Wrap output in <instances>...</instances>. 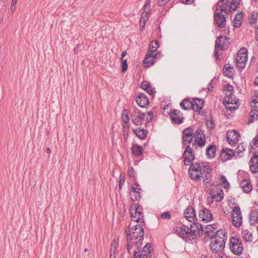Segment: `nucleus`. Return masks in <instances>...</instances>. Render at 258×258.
Listing matches in <instances>:
<instances>
[{"label":"nucleus","instance_id":"nucleus-53","mask_svg":"<svg viewBox=\"0 0 258 258\" xmlns=\"http://www.w3.org/2000/svg\"><path fill=\"white\" fill-rule=\"evenodd\" d=\"M135 171L133 169V168H131L128 170V176L130 177H133V178H135Z\"/></svg>","mask_w":258,"mask_h":258},{"label":"nucleus","instance_id":"nucleus-29","mask_svg":"<svg viewBox=\"0 0 258 258\" xmlns=\"http://www.w3.org/2000/svg\"><path fill=\"white\" fill-rule=\"evenodd\" d=\"M234 68L229 63L225 64L223 68V73L227 77L232 78L234 75Z\"/></svg>","mask_w":258,"mask_h":258},{"label":"nucleus","instance_id":"nucleus-63","mask_svg":"<svg viewBox=\"0 0 258 258\" xmlns=\"http://www.w3.org/2000/svg\"><path fill=\"white\" fill-rule=\"evenodd\" d=\"M255 34H256L255 38H256V40L258 41V26L256 30Z\"/></svg>","mask_w":258,"mask_h":258},{"label":"nucleus","instance_id":"nucleus-47","mask_svg":"<svg viewBox=\"0 0 258 258\" xmlns=\"http://www.w3.org/2000/svg\"><path fill=\"white\" fill-rule=\"evenodd\" d=\"M257 14L255 13H252L249 19V21L251 24H254L256 22L257 20Z\"/></svg>","mask_w":258,"mask_h":258},{"label":"nucleus","instance_id":"nucleus-20","mask_svg":"<svg viewBox=\"0 0 258 258\" xmlns=\"http://www.w3.org/2000/svg\"><path fill=\"white\" fill-rule=\"evenodd\" d=\"M224 197L223 190L221 188H217L216 190L211 189V198L216 202H220Z\"/></svg>","mask_w":258,"mask_h":258},{"label":"nucleus","instance_id":"nucleus-46","mask_svg":"<svg viewBox=\"0 0 258 258\" xmlns=\"http://www.w3.org/2000/svg\"><path fill=\"white\" fill-rule=\"evenodd\" d=\"M118 247V243L114 239H113L111 244L110 252H115L117 247Z\"/></svg>","mask_w":258,"mask_h":258},{"label":"nucleus","instance_id":"nucleus-19","mask_svg":"<svg viewBox=\"0 0 258 258\" xmlns=\"http://www.w3.org/2000/svg\"><path fill=\"white\" fill-rule=\"evenodd\" d=\"M185 218L189 222H194L197 220L196 212L191 206H188L184 212Z\"/></svg>","mask_w":258,"mask_h":258},{"label":"nucleus","instance_id":"nucleus-12","mask_svg":"<svg viewBox=\"0 0 258 258\" xmlns=\"http://www.w3.org/2000/svg\"><path fill=\"white\" fill-rule=\"evenodd\" d=\"M146 115L137 108H135L131 115V118L133 123L136 125H141L144 120Z\"/></svg>","mask_w":258,"mask_h":258},{"label":"nucleus","instance_id":"nucleus-51","mask_svg":"<svg viewBox=\"0 0 258 258\" xmlns=\"http://www.w3.org/2000/svg\"><path fill=\"white\" fill-rule=\"evenodd\" d=\"M160 217L164 219H169L171 218L170 213L166 212L161 214Z\"/></svg>","mask_w":258,"mask_h":258},{"label":"nucleus","instance_id":"nucleus-50","mask_svg":"<svg viewBox=\"0 0 258 258\" xmlns=\"http://www.w3.org/2000/svg\"><path fill=\"white\" fill-rule=\"evenodd\" d=\"M216 151L217 149L216 146L211 145V152L212 153V154H211V159L215 157Z\"/></svg>","mask_w":258,"mask_h":258},{"label":"nucleus","instance_id":"nucleus-28","mask_svg":"<svg viewBox=\"0 0 258 258\" xmlns=\"http://www.w3.org/2000/svg\"><path fill=\"white\" fill-rule=\"evenodd\" d=\"M192 103L193 104L192 109L195 111H200L204 106V100L199 98L192 99Z\"/></svg>","mask_w":258,"mask_h":258},{"label":"nucleus","instance_id":"nucleus-22","mask_svg":"<svg viewBox=\"0 0 258 258\" xmlns=\"http://www.w3.org/2000/svg\"><path fill=\"white\" fill-rule=\"evenodd\" d=\"M131 215L133 222L138 223L141 220V218L143 217V213L140 211L139 207L135 209L131 210Z\"/></svg>","mask_w":258,"mask_h":258},{"label":"nucleus","instance_id":"nucleus-15","mask_svg":"<svg viewBox=\"0 0 258 258\" xmlns=\"http://www.w3.org/2000/svg\"><path fill=\"white\" fill-rule=\"evenodd\" d=\"M218 6L222 7L223 6L227 7L229 9H233L235 11L239 3L237 0H219L218 1Z\"/></svg>","mask_w":258,"mask_h":258},{"label":"nucleus","instance_id":"nucleus-64","mask_svg":"<svg viewBox=\"0 0 258 258\" xmlns=\"http://www.w3.org/2000/svg\"><path fill=\"white\" fill-rule=\"evenodd\" d=\"M254 84H255L256 86H258V77H257L255 79V81H254Z\"/></svg>","mask_w":258,"mask_h":258},{"label":"nucleus","instance_id":"nucleus-41","mask_svg":"<svg viewBox=\"0 0 258 258\" xmlns=\"http://www.w3.org/2000/svg\"><path fill=\"white\" fill-rule=\"evenodd\" d=\"M252 108L255 110L258 109V98L257 97H252V100L250 103Z\"/></svg>","mask_w":258,"mask_h":258},{"label":"nucleus","instance_id":"nucleus-8","mask_svg":"<svg viewBox=\"0 0 258 258\" xmlns=\"http://www.w3.org/2000/svg\"><path fill=\"white\" fill-rule=\"evenodd\" d=\"M203 232L204 229L201 224L194 221L189 228V234L187 238L189 239V241H190L193 240L196 236H200L203 235Z\"/></svg>","mask_w":258,"mask_h":258},{"label":"nucleus","instance_id":"nucleus-59","mask_svg":"<svg viewBox=\"0 0 258 258\" xmlns=\"http://www.w3.org/2000/svg\"><path fill=\"white\" fill-rule=\"evenodd\" d=\"M208 226H209V225H207V226H206V228H205V234H206V236H207L208 237H209V230H208Z\"/></svg>","mask_w":258,"mask_h":258},{"label":"nucleus","instance_id":"nucleus-48","mask_svg":"<svg viewBox=\"0 0 258 258\" xmlns=\"http://www.w3.org/2000/svg\"><path fill=\"white\" fill-rule=\"evenodd\" d=\"M121 65H122V72H125L127 69V60L126 59H121Z\"/></svg>","mask_w":258,"mask_h":258},{"label":"nucleus","instance_id":"nucleus-34","mask_svg":"<svg viewBox=\"0 0 258 258\" xmlns=\"http://www.w3.org/2000/svg\"><path fill=\"white\" fill-rule=\"evenodd\" d=\"M243 19V14L241 13H237L233 20V26L235 28H238L241 24Z\"/></svg>","mask_w":258,"mask_h":258},{"label":"nucleus","instance_id":"nucleus-58","mask_svg":"<svg viewBox=\"0 0 258 258\" xmlns=\"http://www.w3.org/2000/svg\"><path fill=\"white\" fill-rule=\"evenodd\" d=\"M258 115V111L255 110V112H253V114H250V118H254V115L257 116Z\"/></svg>","mask_w":258,"mask_h":258},{"label":"nucleus","instance_id":"nucleus-2","mask_svg":"<svg viewBox=\"0 0 258 258\" xmlns=\"http://www.w3.org/2000/svg\"><path fill=\"white\" fill-rule=\"evenodd\" d=\"M195 131L192 126H189L182 131V145L185 149L182 154L184 159L183 163L185 165H189L191 162L195 159V154L193 149L190 146V143L194 139Z\"/></svg>","mask_w":258,"mask_h":258},{"label":"nucleus","instance_id":"nucleus-60","mask_svg":"<svg viewBox=\"0 0 258 258\" xmlns=\"http://www.w3.org/2000/svg\"><path fill=\"white\" fill-rule=\"evenodd\" d=\"M206 154L208 156V157H210V145H209L206 149Z\"/></svg>","mask_w":258,"mask_h":258},{"label":"nucleus","instance_id":"nucleus-11","mask_svg":"<svg viewBox=\"0 0 258 258\" xmlns=\"http://www.w3.org/2000/svg\"><path fill=\"white\" fill-rule=\"evenodd\" d=\"M205 143L206 139L204 132L202 130L198 128L195 132L194 143L192 146L193 147L195 146V148L197 147H203L205 146Z\"/></svg>","mask_w":258,"mask_h":258},{"label":"nucleus","instance_id":"nucleus-1","mask_svg":"<svg viewBox=\"0 0 258 258\" xmlns=\"http://www.w3.org/2000/svg\"><path fill=\"white\" fill-rule=\"evenodd\" d=\"M212 229L216 230L213 224H211V254L212 258H226L223 252L225 247V239L226 232L225 230H218L215 232Z\"/></svg>","mask_w":258,"mask_h":258},{"label":"nucleus","instance_id":"nucleus-3","mask_svg":"<svg viewBox=\"0 0 258 258\" xmlns=\"http://www.w3.org/2000/svg\"><path fill=\"white\" fill-rule=\"evenodd\" d=\"M127 241V249L131 252L134 245H142L144 239V231L143 227L140 225H133L130 228L128 226L125 230Z\"/></svg>","mask_w":258,"mask_h":258},{"label":"nucleus","instance_id":"nucleus-37","mask_svg":"<svg viewBox=\"0 0 258 258\" xmlns=\"http://www.w3.org/2000/svg\"><path fill=\"white\" fill-rule=\"evenodd\" d=\"M220 184L225 189H229L230 184L226 177L223 175L220 176L219 178Z\"/></svg>","mask_w":258,"mask_h":258},{"label":"nucleus","instance_id":"nucleus-30","mask_svg":"<svg viewBox=\"0 0 258 258\" xmlns=\"http://www.w3.org/2000/svg\"><path fill=\"white\" fill-rule=\"evenodd\" d=\"M209 215V211L205 208H203L199 212V217L200 219H201L202 221L207 223L210 220Z\"/></svg>","mask_w":258,"mask_h":258},{"label":"nucleus","instance_id":"nucleus-52","mask_svg":"<svg viewBox=\"0 0 258 258\" xmlns=\"http://www.w3.org/2000/svg\"><path fill=\"white\" fill-rule=\"evenodd\" d=\"M169 1L170 0H157V4L159 6H163Z\"/></svg>","mask_w":258,"mask_h":258},{"label":"nucleus","instance_id":"nucleus-26","mask_svg":"<svg viewBox=\"0 0 258 258\" xmlns=\"http://www.w3.org/2000/svg\"><path fill=\"white\" fill-rule=\"evenodd\" d=\"M194 160H192L191 162V163L189 165H190V166L189 167L188 173H189L190 177L191 178H192L195 180H197L199 178V175L198 174H196L195 176H192V171H198L199 169L201 170V165H199L198 163H196V164L192 163V162Z\"/></svg>","mask_w":258,"mask_h":258},{"label":"nucleus","instance_id":"nucleus-49","mask_svg":"<svg viewBox=\"0 0 258 258\" xmlns=\"http://www.w3.org/2000/svg\"><path fill=\"white\" fill-rule=\"evenodd\" d=\"M124 180V175H122V174H120L119 176V180L118 181V187L119 189H121L122 185L123 184Z\"/></svg>","mask_w":258,"mask_h":258},{"label":"nucleus","instance_id":"nucleus-57","mask_svg":"<svg viewBox=\"0 0 258 258\" xmlns=\"http://www.w3.org/2000/svg\"><path fill=\"white\" fill-rule=\"evenodd\" d=\"M17 1L18 0H12L11 6V10H12V7L16 5Z\"/></svg>","mask_w":258,"mask_h":258},{"label":"nucleus","instance_id":"nucleus-6","mask_svg":"<svg viewBox=\"0 0 258 258\" xmlns=\"http://www.w3.org/2000/svg\"><path fill=\"white\" fill-rule=\"evenodd\" d=\"M132 249H134V258H153L149 243H147L143 249L142 245H134Z\"/></svg>","mask_w":258,"mask_h":258},{"label":"nucleus","instance_id":"nucleus-36","mask_svg":"<svg viewBox=\"0 0 258 258\" xmlns=\"http://www.w3.org/2000/svg\"><path fill=\"white\" fill-rule=\"evenodd\" d=\"M150 11V10L148 9V11ZM149 15V12H148L147 10H144V12L142 13V16L141 17L140 21L141 26H142V25L143 24V27L144 26V25L146 23V22L147 21V20L148 19Z\"/></svg>","mask_w":258,"mask_h":258},{"label":"nucleus","instance_id":"nucleus-35","mask_svg":"<svg viewBox=\"0 0 258 258\" xmlns=\"http://www.w3.org/2000/svg\"><path fill=\"white\" fill-rule=\"evenodd\" d=\"M134 132L141 139L145 138L147 135V131L140 129L139 127L134 130Z\"/></svg>","mask_w":258,"mask_h":258},{"label":"nucleus","instance_id":"nucleus-18","mask_svg":"<svg viewBox=\"0 0 258 258\" xmlns=\"http://www.w3.org/2000/svg\"><path fill=\"white\" fill-rule=\"evenodd\" d=\"M239 133L234 131H228L227 132V139L228 143L231 145L235 144L238 141Z\"/></svg>","mask_w":258,"mask_h":258},{"label":"nucleus","instance_id":"nucleus-24","mask_svg":"<svg viewBox=\"0 0 258 258\" xmlns=\"http://www.w3.org/2000/svg\"><path fill=\"white\" fill-rule=\"evenodd\" d=\"M156 56V55L152 52H148L144 59V63L146 68L149 67L155 62Z\"/></svg>","mask_w":258,"mask_h":258},{"label":"nucleus","instance_id":"nucleus-5","mask_svg":"<svg viewBox=\"0 0 258 258\" xmlns=\"http://www.w3.org/2000/svg\"><path fill=\"white\" fill-rule=\"evenodd\" d=\"M232 11H233V9H229L225 6L219 7L218 3L216 4L215 7L214 21L218 27L223 28L225 26L228 12Z\"/></svg>","mask_w":258,"mask_h":258},{"label":"nucleus","instance_id":"nucleus-40","mask_svg":"<svg viewBox=\"0 0 258 258\" xmlns=\"http://www.w3.org/2000/svg\"><path fill=\"white\" fill-rule=\"evenodd\" d=\"M159 46V43L157 41H152L150 45L148 52L154 53L157 50Z\"/></svg>","mask_w":258,"mask_h":258},{"label":"nucleus","instance_id":"nucleus-23","mask_svg":"<svg viewBox=\"0 0 258 258\" xmlns=\"http://www.w3.org/2000/svg\"><path fill=\"white\" fill-rule=\"evenodd\" d=\"M136 101L138 105L141 107H145L149 104V99L146 95L140 93L136 97Z\"/></svg>","mask_w":258,"mask_h":258},{"label":"nucleus","instance_id":"nucleus-43","mask_svg":"<svg viewBox=\"0 0 258 258\" xmlns=\"http://www.w3.org/2000/svg\"><path fill=\"white\" fill-rule=\"evenodd\" d=\"M210 169V166L208 163L203 162L201 165V170L204 172H206L207 174H209V170Z\"/></svg>","mask_w":258,"mask_h":258},{"label":"nucleus","instance_id":"nucleus-39","mask_svg":"<svg viewBox=\"0 0 258 258\" xmlns=\"http://www.w3.org/2000/svg\"><path fill=\"white\" fill-rule=\"evenodd\" d=\"M129 119V116L128 115L127 110L126 109H123L122 112V120L125 124V125H124V127H125V125L127 126V127H128Z\"/></svg>","mask_w":258,"mask_h":258},{"label":"nucleus","instance_id":"nucleus-21","mask_svg":"<svg viewBox=\"0 0 258 258\" xmlns=\"http://www.w3.org/2000/svg\"><path fill=\"white\" fill-rule=\"evenodd\" d=\"M234 156H235V153L232 150L225 148L221 151L220 158L222 161H226L230 159Z\"/></svg>","mask_w":258,"mask_h":258},{"label":"nucleus","instance_id":"nucleus-25","mask_svg":"<svg viewBox=\"0 0 258 258\" xmlns=\"http://www.w3.org/2000/svg\"><path fill=\"white\" fill-rule=\"evenodd\" d=\"M249 168L251 172L256 173L258 172V156L254 155L250 159Z\"/></svg>","mask_w":258,"mask_h":258},{"label":"nucleus","instance_id":"nucleus-56","mask_svg":"<svg viewBox=\"0 0 258 258\" xmlns=\"http://www.w3.org/2000/svg\"><path fill=\"white\" fill-rule=\"evenodd\" d=\"M253 143H254V145L256 147H258V138H254L253 139Z\"/></svg>","mask_w":258,"mask_h":258},{"label":"nucleus","instance_id":"nucleus-33","mask_svg":"<svg viewBox=\"0 0 258 258\" xmlns=\"http://www.w3.org/2000/svg\"><path fill=\"white\" fill-rule=\"evenodd\" d=\"M141 87L150 95H153L155 93L154 90L151 88L150 83L147 81H143L141 84Z\"/></svg>","mask_w":258,"mask_h":258},{"label":"nucleus","instance_id":"nucleus-16","mask_svg":"<svg viewBox=\"0 0 258 258\" xmlns=\"http://www.w3.org/2000/svg\"><path fill=\"white\" fill-rule=\"evenodd\" d=\"M170 117L172 122L175 124H181L183 121V114L179 110H173L170 113Z\"/></svg>","mask_w":258,"mask_h":258},{"label":"nucleus","instance_id":"nucleus-61","mask_svg":"<svg viewBox=\"0 0 258 258\" xmlns=\"http://www.w3.org/2000/svg\"><path fill=\"white\" fill-rule=\"evenodd\" d=\"M116 253L115 252H110V258H115Z\"/></svg>","mask_w":258,"mask_h":258},{"label":"nucleus","instance_id":"nucleus-55","mask_svg":"<svg viewBox=\"0 0 258 258\" xmlns=\"http://www.w3.org/2000/svg\"><path fill=\"white\" fill-rule=\"evenodd\" d=\"M183 3L186 4H191L194 2V0H181Z\"/></svg>","mask_w":258,"mask_h":258},{"label":"nucleus","instance_id":"nucleus-7","mask_svg":"<svg viewBox=\"0 0 258 258\" xmlns=\"http://www.w3.org/2000/svg\"><path fill=\"white\" fill-rule=\"evenodd\" d=\"M229 248L235 254L238 255L242 253L243 246L241 240L236 237H232L229 240Z\"/></svg>","mask_w":258,"mask_h":258},{"label":"nucleus","instance_id":"nucleus-42","mask_svg":"<svg viewBox=\"0 0 258 258\" xmlns=\"http://www.w3.org/2000/svg\"><path fill=\"white\" fill-rule=\"evenodd\" d=\"M243 237L246 241H251L252 240V236L251 233L247 230H245L243 232Z\"/></svg>","mask_w":258,"mask_h":258},{"label":"nucleus","instance_id":"nucleus-27","mask_svg":"<svg viewBox=\"0 0 258 258\" xmlns=\"http://www.w3.org/2000/svg\"><path fill=\"white\" fill-rule=\"evenodd\" d=\"M240 187L245 193L249 192L252 189V185L249 180L247 179H243L240 184Z\"/></svg>","mask_w":258,"mask_h":258},{"label":"nucleus","instance_id":"nucleus-14","mask_svg":"<svg viewBox=\"0 0 258 258\" xmlns=\"http://www.w3.org/2000/svg\"><path fill=\"white\" fill-rule=\"evenodd\" d=\"M175 233L178 235L179 237H182L186 241H189L187 238L189 233V227L185 225H182L181 227H176L174 229Z\"/></svg>","mask_w":258,"mask_h":258},{"label":"nucleus","instance_id":"nucleus-45","mask_svg":"<svg viewBox=\"0 0 258 258\" xmlns=\"http://www.w3.org/2000/svg\"><path fill=\"white\" fill-rule=\"evenodd\" d=\"M245 150V147L244 145L242 144H241L239 145L236 149H235V151H234L235 152V154L237 153L238 155H239L240 153L243 152Z\"/></svg>","mask_w":258,"mask_h":258},{"label":"nucleus","instance_id":"nucleus-32","mask_svg":"<svg viewBox=\"0 0 258 258\" xmlns=\"http://www.w3.org/2000/svg\"><path fill=\"white\" fill-rule=\"evenodd\" d=\"M180 107L184 110L192 109L193 104L192 101L186 98L183 99L180 103Z\"/></svg>","mask_w":258,"mask_h":258},{"label":"nucleus","instance_id":"nucleus-9","mask_svg":"<svg viewBox=\"0 0 258 258\" xmlns=\"http://www.w3.org/2000/svg\"><path fill=\"white\" fill-rule=\"evenodd\" d=\"M247 61V50L245 48H241L238 52L236 62L238 68L240 69H243Z\"/></svg>","mask_w":258,"mask_h":258},{"label":"nucleus","instance_id":"nucleus-10","mask_svg":"<svg viewBox=\"0 0 258 258\" xmlns=\"http://www.w3.org/2000/svg\"><path fill=\"white\" fill-rule=\"evenodd\" d=\"M228 40L226 37L220 36L215 41L214 55L217 59H219L218 51L219 50L226 49L228 45Z\"/></svg>","mask_w":258,"mask_h":258},{"label":"nucleus","instance_id":"nucleus-4","mask_svg":"<svg viewBox=\"0 0 258 258\" xmlns=\"http://www.w3.org/2000/svg\"><path fill=\"white\" fill-rule=\"evenodd\" d=\"M233 87L230 84L225 86L223 91L225 96L223 99V103L227 110L231 111L237 109L239 100L233 95Z\"/></svg>","mask_w":258,"mask_h":258},{"label":"nucleus","instance_id":"nucleus-62","mask_svg":"<svg viewBox=\"0 0 258 258\" xmlns=\"http://www.w3.org/2000/svg\"><path fill=\"white\" fill-rule=\"evenodd\" d=\"M126 55V52L124 51L122 52L121 59H123V58Z\"/></svg>","mask_w":258,"mask_h":258},{"label":"nucleus","instance_id":"nucleus-54","mask_svg":"<svg viewBox=\"0 0 258 258\" xmlns=\"http://www.w3.org/2000/svg\"><path fill=\"white\" fill-rule=\"evenodd\" d=\"M148 7H150V1H148V0H146L145 4L144 5V6L143 7V10H147Z\"/></svg>","mask_w":258,"mask_h":258},{"label":"nucleus","instance_id":"nucleus-17","mask_svg":"<svg viewBox=\"0 0 258 258\" xmlns=\"http://www.w3.org/2000/svg\"><path fill=\"white\" fill-rule=\"evenodd\" d=\"M141 189L139 187V185L137 183L135 184L131 187L130 191V198L132 201H139L141 199L140 190Z\"/></svg>","mask_w":258,"mask_h":258},{"label":"nucleus","instance_id":"nucleus-31","mask_svg":"<svg viewBox=\"0 0 258 258\" xmlns=\"http://www.w3.org/2000/svg\"><path fill=\"white\" fill-rule=\"evenodd\" d=\"M131 151L132 154L137 157H141L143 155V148L139 145H133L131 148Z\"/></svg>","mask_w":258,"mask_h":258},{"label":"nucleus","instance_id":"nucleus-38","mask_svg":"<svg viewBox=\"0 0 258 258\" xmlns=\"http://www.w3.org/2000/svg\"><path fill=\"white\" fill-rule=\"evenodd\" d=\"M258 222V214L256 212H251L249 215V223L254 225Z\"/></svg>","mask_w":258,"mask_h":258},{"label":"nucleus","instance_id":"nucleus-13","mask_svg":"<svg viewBox=\"0 0 258 258\" xmlns=\"http://www.w3.org/2000/svg\"><path fill=\"white\" fill-rule=\"evenodd\" d=\"M231 215L233 225L236 227L240 226L242 223V217L239 207H235L233 208Z\"/></svg>","mask_w":258,"mask_h":258},{"label":"nucleus","instance_id":"nucleus-44","mask_svg":"<svg viewBox=\"0 0 258 258\" xmlns=\"http://www.w3.org/2000/svg\"><path fill=\"white\" fill-rule=\"evenodd\" d=\"M146 116L144 119L147 122H149L152 121L153 119V112L148 111L147 113H145Z\"/></svg>","mask_w":258,"mask_h":258}]
</instances>
